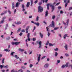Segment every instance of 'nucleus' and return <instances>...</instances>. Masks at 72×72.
Segmentation results:
<instances>
[{
    "instance_id": "nucleus-1",
    "label": "nucleus",
    "mask_w": 72,
    "mask_h": 72,
    "mask_svg": "<svg viewBox=\"0 0 72 72\" xmlns=\"http://www.w3.org/2000/svg\"><path fill=\"white\" fill-rule=\"evenodd\" d=\"M38 12L39 13H42L43 12V8L41 7V6H39L38 7Z\"/></svg>"
},
{
    "instance_id": "nucleus-2",
    "label": "nucleus",
    "mask_w": 72,
    "mask_h": 72,
    "mask_svg": "<svg viewBox=\"0 0 72 72\" xmlns=\"http://www.w3.org/2000/svg\"><path fill=\"white\" fill-rule=\"evenodd\" d=\"M50 6L51 7L52 9L51 12H53V11H54V9H55V6L54 5H53V4L51 3H50Z\"/></svg>"
},
{
    "instance_id": "nucleus-3",
    "label": "nucleus",
    "mask_w": 72,
    "mask_h": 72,
    "mask_svg": "<svg viewBox=\"0 0 72 72\" xmlns=\"http://www.w3.org/2000/svg\"><path fill=\"white\" fill-rule=\"evenodd\" d=\"M50 27H53V28H54L55 27V24L54 23V22L52 21L51 22V24H50V25L49 26Z\"/></svg>"
},
{
    "instance_id": "nucleus-4",
    "label": "nucleus",
    "mask_w": 72,
    "mask_h": 72,
    "mask_svg": "<svg viewBox=\"0 0 72 72\" xmlns=\"http://www.w3.org/2000/svg\"><path fill=\"white\" fill-rule=\"evenodd\" d=\"M62 23L65 26H68V24L69 23V19H67L66 21V23L64 22V21H63Z\"/></svg>"
},
{
    "instance_id": "nucleus-5",
    "label": "nucleus",
    "mask_w": 72,
    "mask_h": 72,
    "mask_svg": "<svg viewBox=\"0 0 72 72\" xmlns=\"http://www.w3.org/2000/svg\"><path fill=\"white\" fill-rule=\"evenodd\" d=\"M21 42H12V44L13 45H19V44H20Z\"/></svg>"
},
{
    "instance_id": "nucleus-6",
    "label": "nucleus",
    "mask_w": 72,
    "mask_h": 72,
    "mask_svg": "<svg viewBox=\"0 0 72 72\" xmlns=\"http://www.w3.org/2000/svg\"><path fill=\"white\" fill-rule=\"evenodd\" d=\"M42 42L41 41H40L39 42L38 44L39 45V47H38L39 49H41L42 48V45L41 44Z\"/></svg>"
},
{
    "instance_id": "nucleus-7",
    "label": "nucleus",
    "mask_w": 72,
    "mask_h": 72,
    "mask_svg": "<svg viewBox=\"0 0 72 72\" xmlns=\"http://www.w3.org/2000/svg\"><path fill=\"white\" fill-rule=\"evenodd\" d=\"M30 27V26H27L26 29H25V31H26V33H28V29H29V28Z\"/></svg>"
},
{
    "instance_id": "nucleus-8",
    "label": "nucleus",
    "mask_w": 72,
    "mask_h": 72,
    "mask_svg": "<svg viewBox=\"0 0 72 72\" xmlns=\"http://www.w3.org/2000/svg\"><path fill=\"white\" fill-rule=\"evenodd\" d=\"M7 10L3 11V12L1 14V15H4V14H5L7 13Z\"/></svg>"
},
{
    "instance_id": "nucleus-9",
    "label": "nucleus",
    "mask_w": 72,
    "mask_h": 72,
    "mask_svg": "<svg viewBox=\"0 0 72 72\" xmlns=\"http://www.w3.org/2000/svg\"><path fill=\"white\" fill-rule=\"evenodd\" d=\"M48 14H49V12L47 10L45 12V17H48Z\"/></svg>"
},
{
    "instance_id": "nucleus-10",
    "label": "nucleus",
    "mask_w": 72,
    "mask_h": 72,
    "mask_svg": "<svg viewBox=\"0 0 72 72\" xmlns=\"http://www.w3.org/2000/svg\"><path fill=\"white\" fill-rule=\"evenodd\" d=\"M18 50L19 51L21 52V53H22L23 51H24V50L21 49V48H19Z\"/></svg>"
},
{
    "instance_id": "nucleus-11",
    "label": "nucleus",
    "mask_w": 72,
    "mask_h": 72,
    "mask_svg": "<svg viewBox=\"0 0 72 72\" xmlns=\"http://www.w3.org/2000/svg\"><path fill=\"white\" fill-rule=\"evenodd\" d=\"M30 5V2H28L26 4V7L27 8H28Z\"/></svg>"
},
{
    "instance_id": "nucleus-12",
    "label": "nucleus",
    "mask_w": 72,
    "mask_h": 72,
    "mask_svg": "<svg viewBox=\"0 0 72 72\" xmlns=\"http://www.w3.org/2000/svg\"><path fill=\"white\" fill-rule=\"evenodd\" d=\"M39 34L41 38H43V36H44V35H43V34L41 33V32H40L39 33Z\"/></svg>"
},
{
    "instance_id": "nucleus-13",
    "label": "nucleus",
    "mask_w": 72,
    "mask_h": 72,
    "mask_svg": "<svg viewBox=\"0 0 72 72\" xmlns=\"http://www.w3.org/2000/svg\"><path fill=\"white\" fill-rule=\"evenodd\" d=\"M44 68H48V67H49V64H45L44 65Z\"/></svg>"
},
{
    "instance_id": "nucleus-14",
    "label": "nucleus",
    "mask_w": 72,
    "mask_h": 72,
    "mask_svg": "<svg viewBox=\"0 0 72 72\" xmlns=\"http://www.w3.org/2000/svg\"><path fill=\"white\" fill-rule=\"evenodd\" d=\"M68 35V34H65L63 36L64 39H66V37H67Z\"/></svg>"
},
{
    "instance_id": "nucleus-15",
    "label": "nucleus",
    "mask_w": 72,
    "mask_h": 72,
    "mask_svg": "<svg viewBox=\"0 0 72 72\" xmlns=\"http://www.w3.org/2000/svg\"><path fill=\"white\" fill-rule=\"evenodd\" d=\"M64 48H65L66 50H68V45L67 44H65V46H64Z\"/></svg>"
},
{
    "instance_id": "nucleus-16",
    "label": "nucleus",
    "mask_w": 72,
    "mask_h": 72,
    "mask_svg": "<svg viewBox=\"0 0 72 72\" xmlns=\"http://www.w3.org/2000/svg\"><path fill=\"white\" fill-rule=\"evenodd\" d=\"M41 56V55L39 54V56L38 57V62H40V56Z\"/></svg>"
},
{
    "instance_id": "nucleus-17",
    "label": "nucleus",
    "mask_w": 72,
    "mask_h": 72,
    "mask_svg": "<svg viewBox=\"0 0 72 72\" xmlns=\"http://www.w3.org/2000/svg\"><path fill=\"white\" fill-rule=\"evenodd\" d=\"M15 8V6H14V2L12 3V8L13 9H14Z\"/></svg>"
},
{
    "instance_id": "nucleus-18",
    "label": "nucleus",
    "mask_w": 72,
    "mask_h": 72,
    "mask_svg": "<svg viewBox=\"0 0 72 72\" xmlns=\"http://www.w3.org/2000/svg\"><path fill=\"white\" fill-rule=\"evenodd\" d=\"M33 0H30V4H31V6H32V4H33Z\"/></svg>"
},
{
    "instance_id": "nucleus-19",
    "label": "nucleus",
    "mask_w": 72,
    "mask_h": 72,
    "mask_svg": "<svg viewBox=\"0 0 72 72\" xmlns=\"http://www.w3.org/2000/svg\"><path fill=\"white\" fill-rule=\"evenodd\" d=\"M47 9L48 10H49V6L50 5V3H49V4H47Z\"/></svg>"
},
{
    "instance_id": "nucleus-20",
    "label": "nucleus",
    "mask_w": 72,
    "mask_h": 72,
    "mask_svg": "<svg viewBox=\"0 0 72 72\" xmlns=\"http://www.w3.org/2000/svg\"><path fill=\"white\" fill-rule=\"evenodd\" d=\"M29 54L30 55V54H32V51L29 50L28 51Z\"/></svg>"
},
{
    "instance_id": "nucleus-21",
    "label": "nucleus",
    "mask_w": 72,
    "mask_h": 72,
    "mask_svg": "<svg viewBox=\"0 0 72 72\" xmlns=\"http://www.w3.org/2000/svg\"><path fill=\"white\" fill-rule=\"evenodd\" d=\"M4 23V20H2L0 22V24H2Z\"/></svg>"
},
{
    "instance_id": "nucleus-22",
    "label": "nucleus",
    "mask_w": 72,
    "mask_h": 72,
    "mask_svg": "<svg viewBox=\"0 0 72 72\" xmlns=\"http://www.w3.org/2000/svg\"><path fill=\"white\" fill-rule=\"evenodd\" d=\"M35 25H37V26H40V23L39 22H35Z\"/></svg>"
},
{
    "instance_id": "nucleus-23",
    "label": "nucleus",
    "mask_w": 72,
    "mask_h": 72,
    "mask_svg": "<svg viewBox=\"0 0 72 72\" xmlns=\"http://www.w3.org/2000/svg\"><path fill=\"white\" fill-rule=\"evenodd\" d=\"M19 6V3H18V2H17L16 4L15 7H18Z\"/></svg>"
},
{
    "instance_id": "nucleus-24",
    "label": "nucleus",
    "mask_w": 72,
    "mask_h": 72,
    "mask_svg": "<svg viewBox=\"0 0 72 72\" xmlns=\"http://www.w3.org/2000/svg\"><path fill=\"white\" fill-rule=\"evenodd\" d=\"M6 39L7 40H9L10 39V37H8L6 38Z\"/></svg>"
},
{
    "instance_id": "nucleus-25",
    "label": "nucleus",
    "mask_w": 72,
    "mask_h": 72,
    "mask_svg": "<svg viewBox=\"0 0 72 72\" xmlns=\"http://www.w3.org/2000/svg\"><path fill=\"white\" fill-rule=\"evenodd\" d=\"M58 29H59L58 27L55 28L54 29V30H55V31L56 30H58Z\"/></svg>"
},
{
    "instance_id": "nucleus-26",
    "label": "nucleus",
    "mask_w": 72,
    "mask_h": 72,
    "mask_svg": "<svg viewBox=\"0 0 72 72\" xmlns=\"http://www.w3.org/2000/svg\"><path fill=\"white\" fill-rule=\"evenodd\" d=\"M65 65H63L61 66V68L63 69V68H65Z\"/></svg>"
},
{
    "instance_id": "nucleus-27",
    "label": "nucleus",
    "mask_w": 72,
    "mask_h": 72,
    "mask_svg": "<svg viewBox=\"0 0 72 72\" xmlns=\"http://www.w3.org/2000/svg\"><path fill=\"white\" fill-rule=\"evenodd\" d=\"M66 67H68V63H67L66 65H65Z\"/></svg>"
},
{
    "instance_id": "nucleus-28",
    "label": "nucleus",
    "mask_w": 72,
    "mask_h": 72,
    "mask_svg": "<svg viewBox=\"0 0 72 72\" xmlns=\"http://www.w3.org/2000/svg\"><path fill=\"white\" fill-rule=\"evenodd\" d=\"M21 30V28H19L18 30H17V33H18L19 32H20Z\"/></svg>"
},
{
    "instance_id": "nucleus-29",
    "label": "nucleus",
    "mask_w": 72,
    "mask_h": 72,
    "mask_svg": "<svg viewBox=\"0 0 72 72\" xmlns=\"http://www.w3.org/2000/svg\"><path fill=\"white\" fill-rule=\"evenodd\" d=\"M57 0H55V2H54V3L52 4V5H55V4L57 3Z\"/></svg>"
},
{
    "instance_id": "nucleus-30",
    "label": "nucleus",
    "mask_w": 72,
    "mask_h": 72,
    "mask_svg": "<svg viewBox=\"0 0 72 72\" xmlns=\"http://www.w3.org/2000/svg\"><path fill=\"white\" fill-rule=\"evenodd\" d=\"M33 41H35L36 40V38H33L32 39Z\"/></svg>"
},
{
    "instance_id": "nucleus-31",
    "label": "nucleus",
    "mask_w": 72,
    "mask_h": 72,
    "mask_svg": "<svg viewBox=\"0 0 72 72\" xmlns=\"http://www.w3.org/2000/svg\"><path fill=\"white\" fill-rule=\"evenodd\" d=\"M5 60V58H3L2 59V64H4V60Z\"/></svg>"
},
{
    "instance_id": "nucleus-32",
    "label": "nucleus",
    "mask_w": 72,
    "mask_h": 72,
    "mask_svg": "<svg viewBox=\"0 0 72 72\" xmlns=\"http://www.w3.org/2000/svg\"><path fill=\"white\" fill-rule=\"evenodd\" d=\"M4 68H8V65H7L6 66L3 67Z\"/></svg>"
},
{
    "instance_id": "nucleus-33",
    "label": "nucleus",
    "mask_w": 72,
    "mask_h": 72,
    "mask_svg": "<svg viewBox=\"0 0 72 72\" xmlns=\"http://www.w3.org/2000/svg\"><path fill=\"white\" fill-rule=\"evenodd\" d=\"M21 22H20V21H19V22H17L16 23V24H21Z\"/></svg>"
},
{
    "instance_id": "nucleus-34",
    "label": "nucleus",
    "mask_w": 72,
    "mask_h": 72,
    "mask_svg": "<svg viewBox=\"0 0 72 72\" xmlns=\"http://www.w3.org/2000/svg\"><path fill=\"white\" fill-rule=\"evenodd\" d=\"M72 7H69V9H68V10L69 11H70V10H72Z\"/></svg>"
},
{
    "instance_id": "nucleus-35",
    "label": "nucleus",
    "mask_w": 72,
    "mask_h": 72,
    "mask_svg": "<svg viewBox=\"0 0 72 72\" xmlns=\"http://www.w3.org/2000/svg\"><path fill=\"white\" fill-rule=\"evenodd\" d=\"M17 72H23V70H22V69H20L19 70H18L17 71Z\"/></svg>"
},
{
    "instance_id": "nucleus-36",
    "label": "nucleus",
    "mask_w": 72,
    "mask_h": 72,
    "mask_svg": "<svg viewBox=\"0 0 72 72\" xmlns=\"http://www.w3.org/2000/svg\"><path fill=\"white\" fill-rule=\"evenodd\" d=\"M49 46H54V45L53 44H51V43H49Z\"/></svg>"
},
{
    "instance_id": "nucleus-37",
    "label": "nucleus",
    "mask_w": 72,
    "mask_h": 72,
    "mask_svg": "<svg viewBox=\"0 0 72 72\" xmlns=\"http://www.w3.org/2000/svg\"><path fill=\"white\" fill-rule=\"evenodd\" d=\"M8 12L9 13V14H12V12H10V10H8Z\"/></svg>"
},
{
    "instance_id": "nucleus-38",
    "label": "nucleus",
    "mask_w": 72,
    "mask_h": 72,
    "mask_svg": "<svg viewBox=\"0 0 72 72\" xmlns=\"http://www.w3.org/2000/svg\"><path fill=\"white\" fill-rule=\"evenodd\" d=\"M21 68L23 69H26V67L24 66H22Z\"/></svg>"
},
{
    "instance_id": "nucleus-39",
    "label": "nucleus",
    "mask_w": 72,
    "mask_h": 72,
    "mask_svg": "<svg viewBox=\"0 0 72 72\" xmlns=\"http://www.w3.org/2000/svg\"><path fill=\"white\" fill-rule=\"evenodd\" d=\"M14 53H15L14 52H12L10 53V55H13V54Z\"/></svg>"
},
{
    "instance_id": "nucleus-40",
    "label": "nucleus",
    "mask_w": 72,
    "mask_h": 72,
    "mask_svg": "<svg viewBox=\"0 0 72 72\" xmlns=\"http://www.w3.org/2000/svg\"><path fill=\"white\" fill-rule=\"evenodd\" d=\"M6 17H3L2 18V20L4 21V20L5 19H6Z\"/></svg>"
},
{
    "instance_id": "nucleus-41",
    "label": "nucleus",
    "mask_w": 72,
    "mask_h": 72,
    "mask_svg": "<svg viewBox=\"0 0 72 72\" xmlns=\"http://www.w3.org/2000/svg\"><path fill=\"white\" fill-rule=\"evenodd\" d=\"M21 6L22 9H24V4H22L21 5Z\"/></svg>"
},
{
    "instance_id": "nucleus-42",
    "label": "nucleus",
    "mask_w": 72,
    "mask_h": 72,
    "mask_svg": "<svg viewBox=\"0 0 72 72\" xmlns=\"http://www.w3.org/2000/svg\"><path fill=\"white\" fill-rule=\"evenodd\" d=\"M59 49L58 48H57L55 49H54V50L55 51H58Z\"/></svg>"
},
{
    "instance_id": "nucleus-43",
    "label": "nucleus",
    "mask_w": 72,
    "mask_h": 72,
    "mask_svg": "<svg viewBox=\"0 0 72 72\" xmlns=\"http://www.w3.org/2000/svg\"><path fill=\"white\" fill-rule=\"evenodd\" d=\"M28 38H30V33H28L27 35Z\"/></svg>"
},
{
    "instance_id": "nucleus-44",
    "label": "nucleus",
    "mask_w": 72,
    "mask_h": 72,
    "mask_svg": "<svg viewBox=\"0 0 72 72\" xmlns=\"http://www.w3.org/2000/svg\"><path fill=\"white\" fill-rule=\"evenodd\" d=\"M58 56V53L57 52H55V57H57Z\"/></svg>"
},
{
    "instance_id": "nucleus-45",
    "label": "nucleus",
    "mask_w": 72,
    "mask_h": 72,
    "mask_svg": "<svg viewBox=\"0 0 72 72\" xmlns=\"http://www.w3.org/2000/svg\"><path fill=\"white\" fill-rule=\"evenodd\" d=\"M33 67V65L32 64H30V68H32Z\"/></svg>"
},
{
    "instance_id": "nucleus-46",
    "label": "nucleus",
    "mask_w": 72,
    "mask_h": 72,
    "mask_svg": "<svg viewBox=\"0 0 72 72\" xmlns=\"http://www.w3.org/2000/svg\"><path fill=\"white\" fill-rule=\"evenodd\" d=\"M39 17L38 16H37V17L36 18V21H39Z\"/></svg>"
},
{
    "instance_id": "nucleus-47",
    "label": "nucleus",
    "mask_w": 72,
    "mask_h": 72,
    "mask_svg": "<svg viewBox=\"0 0 72 72\" xmlns=\"http://www.w3.org/2000/svg\"><path fill=\"white\" fill-rule=\"evenodd\" d=\"M55 15L53 16L52 17V18L53 19H55Z\"/></svg>"
},
{
    "instance_id": "nucleus-48",
    "label": "nucleus",
    "mask_w": 72,
    "mask_h": 72,
    "mask_svg": "<svg viewBox=\"0 0 72 72\" xmlns=\"http://www.w3.org/2000/svg\"><path fill=\"white\" fill-rule=\"evenodd\" d=\"M50 33L49 32H48V36L49 37L50 35Z\"/></svg>"
},
{
    "instance_id": "nucleus-49",
    "label": "nucleus",
    "mask_w": 72,
    "mask_h": 72,
    "mask_svg": "<svg viewBox=\"0 0 72 72\" xmlns=\"http://www.w3.org/2000/svg\"><path fill=\"white\" fill-rule=\"evenodd\" d=\"M22 32H25V30L24 29H22L21 31Z\"/></svg>"
},
{
    "instance_id": "nucleus-50",
    "label": "nucleus",
    "mask_w": 72,
    "mask_h": 72,
    "mask_svg": "<svg viewBox=\"0 0 72 72\" xmlns=\"http://www.w3.org/2000/svg\"><path fill=\"white\" fill-rule=\"evenodd\" d=\"M38 2V0H36L34 2L35 4H37V3Z\"/></svg>"
},
{
    "instance_id": "nucleus-51",
    "label": "nucleus",
    "mask_w": 72,
    "mask_h": 72,
    "mask_svg": "<svg viewBox=\"0 0 72 72\" xmlns=\"http://www.w3.org/2000/svg\"><path fill=\"white\" fill-rule=\"evenodd\" d=\"M65 55H66V57H68V56H69V55H68V54L67 53L65 54Z\"/></svg>"
},
{
    "instance_id": "nucleus-52",
    "label": "nucleus",
    "mask_w": 72,
    "mask_h": 72,
    "mask_svg": "<svg viewBox=\"0 0 72 72\" xmlns=\"http://www.w3.org/2000/svg\"><path fill=\"white\" fill-rule=\"evenodd\" d=\"M4 51H6L7 52L8 51V49H5L4 50Z\"/></svg>"
},
{
    "instance_id": "nucleus-53",
    "label": "nucleus",
    "mask_w": 72,
    "mask_h": 72,
    "mask_svg": "<svg viewBox=\"0 0 72 72\" xmlns=\"http://www.w3.org/2000/svg\"><path fill=\"white\" fill-rule=\"evenodd\" d=\"M61 8H62V7H61V6H58V9H60Z\"/></svg>"
},
{
    "instance_id": "nucleus-54",
    "label": "nucleus",
    "mask_w": 72,
    "mask_h": 72,
    "mask_svg": "<svg viewBox=\"0 0 72 72\" xmlns=\"http://www.w3.org/2000/svg\"><path fill=\"white\" fill-rule=\"evenodd\" d=\"M22 11H23L24 12L25 11H26V10L24 8H22Z\"/></svg>"
},
{
    "instance_id": "nucleus-55",
    "label": "nucleus",
    "mask_w": 72,
    "mask_h": 72,
    "mask_svg": "<svg viewBox=\"0 0 72 72\" xmlns=\"http://www.w3.org/2000/svg\"><path fill=\"white\" fill-rule=\"evenodd\" d=\"M63 13H64V12H63L61 10L60 11V14H63Z\"/></svg>"
},
{
    "instance_id": "nucleus-56",
    "label": "nucleus",
    "mask_w": 72,
    "mask_h": 72,
    "mask_svg": "<svg viewBox=\"0 0 72 72\" xmlns=\"http://www.w3.org/2000/svg\"><path fill=\"white\" fill-rule=\"evenodd\" d=\"M41 4H42V3L41 2H40L39 3V5H41Z\"/></svg>"
},
{
    "instance_id": "nucleus-57",
    "label": "nucleus",
    "mask_w": 72,
    "mask_h": 72,
    "mask_svg": "<svg viewBox=\"0 0 72 72\" xmlns=\"http://www.w3.org/2000/svg\"><path fill=\"white\" fill-rule=\"evenodd\" d=\"M11 72H15V71H14V69H13L11 71Z\"/></svg>"
},
{
    "instance_id": "nucleus-58",
    "label": "nucleus",
    "mask_w": 72,
    "mask_h": 72,
    "mask_svg": "<svg viewBox=\"0 0 72 72\" xmlns=\"http://www.w3.org/2000/svg\"><path fill=\"white\" fill-rule=\"evenodd\" d=\"M43 23L45 24H47L46 23V22H45V21H43Z\"/></svg>"
},
{
    "instance_id": "nucleus-59",
    "label": "nucleus",
    "mask_w": 72,
    "mask_h": 72,
    "mask_svg": "<svg viewBox=\"0 0 72 72\" xmlns=\"http://www.w3.org/2000/svg\"><path fill=\"white\" fill-rule=\"evenodd\" d=\"M20 36H22V35H23V33H20L19 34Z\"/></svg>"
},
{
    "instance_id": "nucleus-60",
    "label": "nucleus",
    "mask_w": 72,
    "mask_h": 72,
    "mask_svg": "<svg viewBox=\"0 0 72 72\" xmlns=\"http://www.w3.org/2000/svg\"><path fill=\"white\" fill-rule=\"evenodd\" d=\"M0 67H1V69L3 68V66L2 65H0Z\"/></svg>"
},
{
    "instance_id": "nucleus-61",
    "label": "nucleus",
    "mask_w": 72,
    "mask_h": 72,
    "mask_svg": "<svg viewBox=\"0 0 72 72\" xmlns=\"http://www.w3.org/2000/svg\"><path fill=\"white\" fill-rule=\"evenodd\" d=\"M60 4V3H57L56 5H55V6H57V5H59V4Z\"/></svg>"
},
{
    "instance_id": "nucleus-62",
    "label": "nucleus",
    "mask_w": 72,
    "mask_h": 72,
    "mask_svg": "<svg viewBox=\"0 0 72 72\" xmlns=\"http://www.w3.org/2000/svg\"><path fill=\"white\" fill-rule=\"evenodd\" d=\"M58 36H59L60 37H62V35H61V34H59Z\"/></svg>"
},
{
    "instance_id": "nucleus-63",
    "label": "nucleus",
    "mask_w": 72,
    "mask_h": 72,
    "mask_svg": "<svg viewBox=\"0 0 72 72\" xmlns=\"http://www.w3.org/2000/svg\"><path fill=\"white\" fill-rule=\"evenodd\" d=\"M32 15L30 16L29 17V18H32Z\"/></svg>"
},
{
    "instance_id": "nucleus-64",
    "label": "nucleus",
    "mask_w": 72,
    "mask_h": 72,
    "mask_svg": "<svg viewBox=\"0 0 72 72\" xmlns=\"http://www.w3.org/2000/svg\"><path fill=\"white\" fill-rule=\"evenodd\" d=\"M69 66L71 67V68L72 69V65H69Z\"/></svg>"
}]
</instances>
